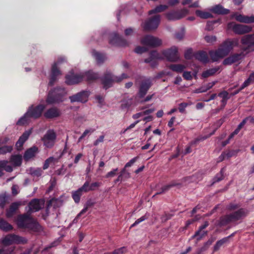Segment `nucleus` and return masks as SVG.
Returning <instances> with one entry per match:
<instances>
[{"label": "nucleus", "instance_id": "nucleus-8", "mask_svg": "<svg viewBox=\"0 0 254 254\" xmlns=\"http://www.w3.org/2000/svg\"><path fill=\"white\" fill-rule=\"evenodd\" d=\"M228 28L232 29L233 32L238 35H243L250 32L252 30V27L247 25L237 24L231 22L228 23Z\"/></svg>", "mask_w": 254, "mask_h": 254}, {"label": "nucleus", "instance_id": "nucleus-58", "mask_svg": "<svg viewBox=\"0 0 254 254\" xmlns=\"http://www.w3.org/2000/svg\"><path fill=\"white\" fill-rule=\"evenodd\" d=\"M223 170L224 169H222L220 172L217 174L216 176L214 178V183L218 182L220 181L223 179Z\"/></svg>", "mask_w": 254, "mask_h": 254}, {"label": "nucleus", "instance_id": "nucleus-36", "mask_svg": "<svg viewBox=\"0 0 254 254\" xmlns=\"http://www.w3.org/2000/svg\"><path fill=\"white\" fill-rule=\"evenodd\" d=\"M94 202H93L92 200L90 199L87 201L86 203L84 204L83 209L80 211V212L77 215L76 217L73 220V222L75 223L77 222V219L79 217V216L84 213H85L88 208L92 207L94 204Z\"/></svg>", "mask_w": 254, "mask_h": 254}, {"label": "nucleus", "instance_id": "nucleus-29", "mask_svg": "<svg viewBox=\"0 0 254 254\" xmlns=\"http://www.w3.org/2000/svg\"><path fill=\"white\" fill-rule=\"evenodd\" d=\"M194 57L195 59L202 63H207L209 61L208 57L206 52L204 51H199L194 54Z\"/></svg>", "mask_w": 254, "mask_h": 254}, {"label": "nucleus", "instance_id": "nucleus-56", "mask_svg": "<svg viewBox=\"0 0 254 254\" xmlns=\"http://www.w3.org/2000/svg\"><path fill=\"white\" fill-rule=\"evenodd\" d=\"M185 36V29L182 28L180 31L177 32L175 34V37L178 40H182Z\"/></svg>", "mask_w": 254, "mask_h": 254}, {"label": "nucleus", "instance_id": "nucleus-21", "mask_svg": "<svg viewBox=\"0 0 254 254\" xmlns=\"http://www.w3.org/2000/svg\"><path fill=\"white\" fill-rule=\"evenodd\" d=\"M162 59L161 56L157 51H153L150 53L149 58L145 59L144 62L149 63L151 67H155L157 65L156 60Z\"/></svg>", "mask_w": 254, "mask_h": 254}, {"label": "nucleus", "instance_id": "nucleus-38", "mask_svg": "<svg viewBox=\"0 0 254 254\" xmlns=\"http://www.w3.org/2000/svg\"><path fill=\"white\" fill-rule=\"evenodd\" d=\"M168 8V6L166 5L160 4L158 6H157L154 8L149 10L148 11L149 15H151L153 14H155L157 13H159L162 12Z\"/></svg>", "mask_w": 254, "mask_h": 254}, {"label": "nucleus", "instance_id": "nucleus-26", "mask_svg": "<svg viewBox=\"0 0 254 254\" xmlns=\"http://www.w3.org/2000/svg\"><path fill=\"white\" fill-rule=\"evenodd\" d=\"M31 131L30 130L25 131L19 137L18 140L16 143V147L18 150H20L24 143L28 138Z\"/></svg>", "mask_w": 254, "mask_h": 254}, {"label": "nucleus", "instance_id": "nucleus-35", "mask_svg": "<svg viewBox=\"0 0 254 254\" xmlns=\"http://www.w3.org/2000/svg\"><path fill=\"white\" fill-rule=\"evenodd\" d=\"M22 156L21 155H13L10 158V162L13 166H20L22 163Z\"/></svg>", "mask_w": 254, "mask_h": 254}, {"label": "nucleus", "instance_id": "nucleus-54", "mask_svg": "<svg viewBox=\"0 0 254 254\" xmlns=\"http://www.w3.org/2000/svg\"><path fill=\"white\" fill-rule=\"evenodd\" d=\"M127 251L125 247H122L117 250H115L112 253H107L104 254H124Z\"/></svg>", "mask_w": 254, "mask_h": 254}, {"label": "nucleus", "instance_id": "nucleus-19", "mask_svg": "<svg viewBox=\"0 0 254 254\" xmlns=\"http://www.w3.org/2000/svg\"><path fill=\"white\" fill-rule=\"evenodd\" d=\"M110 43L112 45L117 46L125 47L128 45V43L126 40L123 39L117 33L113 34Z\"/></svg>", "mask_w": 254, "mask_h": 254}, {"label": "nucleus", "instance_id": "nucleus-46", "mask_svg": "<svg viewBox=\"0 0 254 254\" xmlns=\"http://www.w3.org/2000/svg\"><path fill=\"white\" fill-rule=\"evenodd\" d=\"M14 250V247H3L0 249V254H13Z\"/></svg>", "mask_w": 254, "mask_h": 254}, {"label": "nucleus", "instance_id": "nucleus-49", "mask_svg": "<svg viewBox=\"0 0 254 254\" xmlns=\"http://www.w3.org/2000/svg\"><path fill=\"white\" fill-rule=\"evenodd\" d=\"M180 185V184H177V183H175L174 182L171 183V184H170L168 185L163 187L162 188V191L160 192H157L156 194H160V193H163V192L167 191L171 188H172L173 187L177 186H178Z\"/></svg>", "mask_w": 254, "mask_h": 254}, {"label": "nucleus", "instance_id": "nucleus-50", "mask_svg": "<svg viewBox=\"0 0 254 254\" xmlns=\"http://www.w3.org/2000/svg\"><path fill=\"white\" fill-rule=\"evenodd\" d=\"M214 239H213L208 240L207 242L205 243L204 246L198 250L196 254H200L202 252L205 251L207 249V247L211 245Z\"/></svg>", "mask_w": 254, "mask_h": 254}, {"label": "nucleus", "instance_id": "nucleus-28", "mask_svg": "<svg viewBox=\"0 0 254 254\" xmlns=\"http://www.w3.org/2000/svg\"><path fill=\"white\" fill-rule=\"evenodd\" d=\"M210 11L218 14H226L229 13L228 9L224 8L221 5L218 4L209 9Z\"/></svg>", "mask_w": 254, "mask_h": 254}, {"label": "nucleus", "instance_id": "nucleus-1", "mask_svg": "<svg viewBox=\"0 0 254 254\" xmlns=\"http://www.w3.org/2000/svg\"><path fill=\"white\" fill-rule=\"evenodd\" d=\"M44 205V201L38 199H32L26 207V214L18 216L17 224L19 228H26L34 232H41L42 227L30 215L31 213L40 210Z\"/></svg>", "mask_w": 254, "mask_h": 254}, {"label": "nucleus", "instance_id": "nucleus-7", "mask_svg": "<svg viewBox=\"0 0 254 254\" xmlns=\"http://www.w3.org/2000/svg\"><path fill=\"white\" fill-rule=\"evenodd\" d=\"M160 15L155 14L149 18L141 24V26L145 31H150L156 29L160 22Z\"/></svg>", "mask_w": 254, "mask_h": 254}, {"label": "nucleus", "instance_id": "nucleus-3", "mask_svg": "<svg viewBox=\"0 0 254 254\" xmlns=\"http://www.w3.org/2000/svg\"><path fill=\"white\" fill-rule=\"evenodd\" d=\"M67 94V90L65 88L57 86L49 92L46 102L49 104L63 102L65 100Z\"/></svg>", "mask_w": 254, "mask_h": 254}, {"label": "nucleus", "instance_id": "nucleus-63", "mask_svg": "<svg viewBox=\"0 0 254 254\" xmlns=\"http://www.w3.org/2000/svg\"><path fill=\"white\" fill-rule=\"evenodd\" d=\"M118 171V168L114 169L110 172H108L105 177L106 178L114 177L116 175V172Z\"/></svg>", "mask_w": 254, "mask_h": 254}, {"label": "nucleus", "instance_id": "nucleus-32", "mask_svg": "<svg viewBox=\"0 0 254 254\" xmlns=\"http://www.w3.org/2000/svg\"><path fill=\"white\" fill-rule=\"evenodd\" d=\"M8 163V161L7 160L0 161V177L2 175L3 170L7 172H11L13 171L12 167Z\"/></svg>", "mask_w": 254, "mask_h": 254}, {"label": "nucleus", "instance_id": "nucleus-6", "mask_svg": "<svg viewBox=\"0 0 254 254\" xmlns=\"http://www.w3.org/2000/svg\"><path fill=\"white\" fill-rule=\"evenodd\" d=\"M65 61V59L64 58L60 57L58 59L57 61L54 63L52 65L50 80L48 83L49 86H53L58 80L59 76L62 74L61 71L58 68V65Z\"/></svg>", "mask_w": 254, "mask_h": 254}, {"label": "nucleus", "instance_id": "nucleus-53", "mask_svg": "<svg viewBox=\"0 0 254 254\" xmlns=\"http://www.w3.org/2000/svg\"><path fill=\"white\" fill-rule=\"evenodd\" d=\"M94 129L93 128L86 129L83 132L82 135L79 137L78 140V142H80L84 137H85L88 134H91L94 131Z\"/></svg>", "mask_w": 254, "mask_h": 254}, {"label": "nucleus", "instance_id": "nucleus-14", "mask_svg": "<svg viewBox=\"0 0 254 254\" xmlns=\"http://www.w3.org/2000/svg\"><path fill=\"white\" fill-rule=\"evenodd\" d=\"M189 10L184 8L180 11H172L166 14L168 20L170 21H175L179 20L185 17L188 13Z\"/></svg>", "mask_w": 254, "mask_h": 254}, {"label": "nucleus", "instance_id": "nucleus-42", "mask_svg": "<svg viewBox=\"0 0 254 254\" xmlns=\"http://www.w3.org/2000/svg\"><path fill=\"white\" fill-rule=\"evenodd\" d=\"M219 69L218 68H211L209 69L208 70H206L204 71H203L202 73V77L203 78H207L210 76L213 75L214 73H215Z\"/></svg>", "mask_w": 254, "mask_h": 254}, {"label": "nucleus", "instance_id": "nucleus-60", "mask_svg": "<svg viewBox=\"0 0 254 254\" xmlns=\"http://www.w3.org/2000/svg\"><path fill=\"white\" fill-rule=\"evenodd\" d=\"M183 76L185 79L187 80H190L192 78V76L190 71H184L183 74Z\"/></svg>", "mask_w": 254, "mask_h": 254}, {"label": "nucleus", "instance_id": "nucleus-20", "mask_svg": "<svg viewBox=\"0 0 254 254\" xmlns=\"http://www.w3.org/2000/svg\"><path fill=\"white\" fill-rule=\"evenodd\" d=\"M245 55L243 53L234 54L226 58L223 62L224 65H231L243 59Z\"/></svg>", "mask_w": 254, "mask_h": 254}, {"label": "nucleus", "instance_id": "nucleus-10", "mask_svg": "<svg viewBox=\"0 0 254 254\" xmlns=\"http://www.w3.org/2000/svg\"><path fill=\"white\" fill-rule=\"evenodd\" d=\"M56 137V134L53 130H48L42 138L44 145L47 148H52L55 144Z\"/></svg>", "mask_w": 254, "mask_h": 254}, {"label": "nucleus", "instance_id": "nucleus-5", "mask_svg": "<svg viewBox=\"0 0 254 254\" xmlns=\"http://www.w3.org/2000/svg\"><path fill=\"white\" fill-rule=\"evenodd\" d=\"M128 76L126 73H122L120 76H116L109 71H107L102 77L101 81L104 89H107L113 86L115 82H120L123 79H127Z\"/></svg>", "mask_w": 254, "mask_h": 254}, {"label": "nucleus", "instance_id": "nucleus-24", "mask_svg": "<svg viewBox=\"0 0 254 254\" xmlns=\"http://www.w3.org/2000/svg\"><path fill=\"white\" fill-rule=\"evenodd\" d=\"M91 54L98 64H102L107 59L105 54L97 52L94 50L92 51Z\"/></svg>", "mask_w": 254, "mask_h": 254}, {"label": "nucleus", "instance_id": "nucleus-16", "mask_svg": "<svg viewBox=\"0 0 254 254\" xmlns=\"http://www.w3.org/2000/svg\"><path fill=\"white\" fill-rule=\"evenodd\" d=\"M89 95V93L88 91H83L69 96V99L71 103L76 102L85 103L88 100Z\"/></svg>", "mask_w": 254, "mask_h": 254}, {"label": "nucleus", "instance_id": "nucleus-27", "mask_svg": "<svg viewBox=\"0 0 254 254\" xmlns=\"http://www.w3.org/2000/svg\"><path fill=\"white\" fill-rule=\"evenodd\" d=\"M8 139L7 137H5L3 139H0V146L6 143ZM12 150V146H3L2 147H0V155H4L6 154L7 153H10Z\"/></svg>", "mask_w": 254, "mask_h": 254}, {"label": "nucleus", "instance_id": "nucleus-30", "mask_svg": "<svg viewBox=\"0 0 254 254\" xmlns=\"http://www.w3.org/2000/svg\"><path fill=\"white\" fill-rule=\"evenodd\" d=\"M81 73L84 75L83 80L85 79L88 81H93L99 78V74L92 70L81 72Z\"/></svg>", "mask_w": 254, "mask_h": 254}, {"label": "nucleus", "instance_id": "nucleus-17", "mask_svg": "<svg viewBox=\"0 0 254 254\" xmlns=\"http://www.w3.org/2000/svg\"><path fill=\"white\" fill-rule=\"evenodd\" d=\"M151 85L152 81L150 78L144 79L141 81L138 93L140 98H142L146 95Z\"/></svg>", "mask_w": 254, "mask_h": 254}, {"label": "nucleus", "instance_id": "nucleus-25", "mask_svg": "<svg viewBox=\"0 0 254 254\" xmlns=\"http://www.w3.org/2000/svg\"><path fill=\"white\" fill-rule=\"evenodd\" d=\"M38 151V148L36 146H33L28 149L23 155L24 160L27 161L33 158Z\"/></svg>", "mask_w": 254, "mask_h": 254}, {"label": "nucleus", "instance_id": "nucleus-61", "mask_svg": "<svg viewBox=\"0 0 254 254\" xmlns=\"http://www.w3.org/2000/svg\"><path fill=\"white\" fill-rule=\"evenodd\" d=\"M147 50V49L145 47L138 46L135 49L134 51L137 54H141L145 52Z\"/></svg>", "mask_w": 254, "mask_h": 254}, {"label": "nucleus", "instance_id": "nucleus-51", "mask_svg": "<svg viewBox=\"0 0 254 254\" xmlns=\"http://www.w3.org/2000/svg\"><path fill=\"white\" fill-rule=\"evenodd\" d=\"M42 171L40 168H31L29 173L34 176L39 177L42 174Z\"/></svg>", "mask_w": 254, "mask_h": 254}, {"label": "nucleus", "instance_id": "nucleus-40", "mask_svg": "<svg viewBox=\"0 0 254 254\" xmlns=\"http://www.w3.org/2000/svg\"><path fill=\"white\" fill-rule=\"evenodd\" d=\"M195 13L197 16L202 19H207L213 17L212 14L207 11L196 10Z\"/></svg>", "mask_w": 254, "mask_h": 254}, {"label": "nucleus", "instance_id": "nucleus-62", "mask_svg": "<svg viewBox=\"0 0 254 254\" xmlns=\"http://www.w3.org/2000/svg\"><path fill=\"white\" fill-rule=\"evenodd\" d=\"M138 157H135L131 159L129 162L127 163L125 166L124 168H127L131 167L138 159Z\"/></svg>", "mask_w": 254, "mask_h": 254}, {"label": "nucleus", "instance_id": "nucleus-22", "mask_svg": "<svg viewBox=\"0 0 254 254\" xmlns=\"http://www.w3.org/2000/svg\"><path fill=\"white\" fill-rule=\"evenodd\" d=\"M208 225V222L207 221H205L204 224L200 226L198 230L195 232V234L193 236H191V239L196 238L197 241L200 240L203 236L207 234V231L202 230L206 228Z\"/></svg>", "mask_w": 254, "mask_h": 254}, {"label": "nucleus", "instance_id": "nucleus-15", "mask_svg": "<svg viewBox=\"0 0 254 254\" xmlns=\"http://www.w3.org/2000/svg\"><path fill=\"white\" fill-rule=\"evenodd\" d=\"M141 43L144 45L155 47L161 45L162 41L157 37L151 35H146L142 39Z\"/></svg>", "mask_w": 254, "mask_h": 254}, {"label": "nucleus", "instance_id": "nucleus-9", "mask_svg": "<svg viewBox=\"0 0 254 254\" xmlns=\"http://www.w3.org/2000/svg\"><path fill=\"white\" fill-rule=\"evenodd\" d=\"M27 240L25 238L14 234L7 235L1 240V243L5 246L4 247L6 248L9 247L6 246L13 244H25Z\"/></svg>", "mask_w": 254, "mask_h": 254}, {"label": "nucleus", "instance_id": "nucleus-11", "mask_svg": "<svg viewBox=\"0 0 254 254\" xmlns=\"http://www.w3.org/2000/svg\"><path fill=\"white\" fill-rule=\"evenodd\" d=\"M84 75L81 72L74 73L73 71H70L65 76V83L67 85L77 84L83 80Z\"/></svg>", "mask_w": 254, "mask_h": 254}, {"label": "nucleus", "instance_id": "nucleus-33", "mask_svg": "<svg viewBox=\"0 0 254 254\" xmlns=\"http://www.w3.org/2000/svg\"><path fill=\"white\" fill-rule=\"evenodd\" d=\"M29 112H26L23 116H22L17 122L16 125L18 126H23L29 124L32 119V118L29 116Z\"/></svg>", "mask_w": 254, "mask_h": 254}, {"label": "nucleus", "instance_id": "nucleus-23", "mask_svg": "<svg viewBox=\"0 0 254 254\" xmlns=\"http://www.w3.org/2000/svg\"><path fill=\"white\" fill-rule=\"evenodd\" d=\"M61 115L60 110L56 107H52L48 109L44 114L47 119H53L59 117Z\"/></svg>", "mask_w": 254, "mask_h": 254}, {"label": "nucleus", "instance_id": "nucleus-55", "mask_svg": "<svg viewBox=\"0 0 254 254\" xmlns=\"http://www.w3.org/2000/svg\"><path fill=\"white\" fill-rule=\"evenodd\" d=\"M193 56H194V55H193L192 49L190 48L186 51L184 54V57L186 59L190 60Z\"/></svg>", "mask_w": 254, "mask_h": 254}, {"label": "nucleus", "instance_id": "nucleus-43", "mask_svg": "<svg viewBox=\"0 0 254 254\" xmlns=\"http://www.w3.org/2000/svg\"><path fill=\"white\" fill-rule=\"evenodd\" d=\"M83 193L78 189L77 190L72 192V197L75 203H78L80 200V197Z\"/></svg>", "mask_w": 254, "mask_h": 254}, {"label": "nucleus", "instance_id": "nucleus-4", "mask_svg": "<svg viewBox=\"0 0 254 254\" xmlns=\"http://www.w3.org/2000/svg\"><path fill=\"white\" fill-rule=\"evenodd\" d=\"M247 214V211L244 208L221 217L218 222V226H225L231 222H234L244 218Z\"/></svg>", "mask_w": 254, "mask_h": 254}, {"label": "nucleus", "instance_id": "nucleus-37", "mask_svg": "<svg viewBox=\"0 0 254 254\" xmlns=\"http://www.w3.org/2000/svg\"><path fill=\"white\" fill-rule=\"evenodd\" d=\"M186 66L182 64H171L169 66V68L172 70L181 73L185 69Z\"/></svg>", "mask_w": 254, "mask_h": 254}, {"label": "nucleus", "instance_id": "nucleus-18", "mask_svg": "<svg viewBox=\"0 0 254 254\" xmlns=\"http://www.w3.org/2000/svg\"><path fill=\"white\" fill-rule=\"evenodd\" d=\"M232 17H234L237 21L241 23L247 24L254 23V15L248 16L235 12L233 14Z\"/></svg>", "mask_w": 254, "mask_h": 254}, {"label": "nucleus", "instance_id": "nucleus-48", "mask_svg": "<svg viewBox=\"0 0 254 254\" xmlns=\"http://www.w3.org/2000/svg\"><path fill=\"white\" fill-rule=\"evenodd\" d=\"M56 160H57V159L53 157H50L49 158H48L47 159H46L45 160L44 165H43V169L44 170L47 169L49 167V166L51 163H54Z\"/></svg>", "mask_w": 254, "mask_h": 254}, {"label": "nucleus", "instance_id": "nucleus-52", "mask_svg": "<svg viewBox=\"0 0 254 254\" xmlns=\"http://www.w3.org/2000/svg\"><path fill=\"white\" fill-rule=\"evenodd\" d=\"M83 194L90 191L89 187V183L88 182H85L83 185L78 189Z\"/></svg>", "mask_w": 254, "mask_h": 254}, {"label": "nucleus", "instance_id": "nucleus-44", "mask_svg": "<svg viewBox=\"0 0 254 254\" xmlns=\"http://www.w3.org/2000/svg\"><path fill=\"white\" fill-rule=\"evenodd\" d=\"M228 242V237H225L218 241L214 246V251H216L225 243Z\"/></svg>", "mask_w": 254, "mask_h": 254}, {"label": "nucleus", "instance_id": "nucleus-12", "mask_svg": "<svg viewBox=\"0 0 254 254\" xmlns=\"http://www.w3.org/2000/svg\"><path fill=\"white\" fill-rule=\"evenodd\" d=\"M162 54L170 62H177L179 60L178 48L176 46H173L169 49L163 51Z\"/></svg>", "mask_w": 254, "mask_h": 254}, {"label": "nucleus", "instance_id": "nucleus-39", "mask_svg": "<svg viewBox=\"0 0 254 254\" xmlns=\"http://www.w3.org/2000/svg\"><path fill=\"white\" fill-rule=\"evenodd\" d=\"M12 229V226L5 220L0 218V229L3 231H9Z\"/></svg>", "mask_w": 254, "mask_h": 254}, {"label": "nucleus", "instance_id": "nucleus-57", "mask_svg": "<svg viewBox=\"0 0 254 254\" xmlns=\"http://www.w3.org/2000/svg\"><path fill=\"white\" fill-rule=\"evenodd\" d=\"M205 41L210 44H213L216 41V37L215 36H206L204 38Z\"/></svg>", "mask_w": 254, "mask_h": 254}, {"label": "nucleus", "instance_id": "nucleus-59", "mask_svg": "<svg viewBox=\"0 0 254 254\" xmlns=\"http://www.w3.org/2000/svg\"><path fill=\"white\" fill-rule=\"evenodd\" d=\"M189 104L187 103H181L179 105V112L181 113H184L185 111V109L187 106H188Z\"/></svg>", "mask_w": 254, "mask_h": 254}, {"label": "nucleus", "instance_id": "nucleus-31", "mask_svg": "<svg viewBox=\"0 0 254 254\" xmlns=\"http://www.w3.org/2000/svg\"><path fill=\"white\" fill-rule=\"evenodd\" d=\"M241 42L249 47H254V34L244 36L241 39Z\"/></svg>", "mask_w": 254, "mask_h": 254}, {"label": "nucleus", "instance_id": "nucleus-45", "mask_svg": "<svg viewBox=\"0 0 254 254\" xmlns=\"http://www.w3.org/2000/svg\"><path fill=\"white\" fill-rule=\"evenodd\" d=\"M124 176H126L127 178H129L130 176L129 173L126 171L125 168H123L121 170L119 176L118 177L117 179L115 181V183H117L119 181H122L123 180V178Z\"/></svg>", "mask_w": 254, "mask_h": 254}, {"label": "nucleus", "instance_id": "nucleus-2", "mask_svg": "<svg viewBox=\"0 0 254 254\" xmlns=\"http://www.w3.org/2000/svg\"><path fill=\"white\" fill-rule=\"evenodd\" d=\"M238 39H237L232 40L228 39L224 41L217 50L210 51L209 55L212 61L217 62L227 56L233 47L238 45Z\"/></svg>", "mask_w": 254, "mask_h": 254}, {"label": "nucleus", "instance_id": "nucleus-47", "mask_svg": "<svg viewBox=\"0 0 254 254\" xmlns=\"http://www.w3.org/2000/svg\"><path fill=\"white\" fill-rule=\"evenodd\" d=\"M149 216V214L148 213H145L144 216H142L140 218L137 219L130 226V227H133L135 226L136 225L139 224L140 222L144 221L145 220L148 218Z\"/></svg>", "mask_w": 254, "mask_h": 254}, {"label": "nucleus", "instance_id": "nucleus-41", "mask_svg": "<svg viewBox=\"0 0 254 254\" xmlns=\"http://www.w3.org/2000/svg\"><path fill=\"white\" fill-rule=\"evenodd\" d=\"M254 83V72H253L249 76V78L246 80L241 85V89H243L249 86L250 84Z\"/></svg>", "mask_w": 254, "mask_h": 254}, {"label": "nucleus", "instance_id": "nucleus-64", "mask_svg": "<svg viewBox=\"0 0 254 254\" xmlns=\"http://www.w3.org/2000/svg\"><path fill=\"white\" fill-rule=\"evenodd\" d=\"M218 96L221 98H222L223 99H229V94L226 91H224L220 93H219L218 95Z\"/></svg>", "mask_w": 254, "mask_h": 254}, {"label": "nucleus", "instance_id": "nucleus-34", "mask_svg": "<svg viewBox=\"0 0 254 254\" xmlns=\"http://www.w3.org/2000/svg\"><path fill=\"white\" fill-rule=\"evenodd\" d=\"M21 204V203L20 202H15L12 203L6 211V217H11Z\"/></svg>", "mask_w": 254, "mask_h": 254}, {"label": "nucleus", "instance_id": "nucleus-13", "mask_svg": "<svg viewBox=\"0 0 254 254\" xmlns=\"http://www.w3.org/2000/svg\"><path fill=\"white\" fill-rule=\"evenodd\" d=\"M45 108V105L42 104H39L36 106L32 105L29 107L27 112L29 111L28 115L32 119H36L41 116Z\"/></svg>", "mask_w": 254, "mask_h": 254}]
</instances>
